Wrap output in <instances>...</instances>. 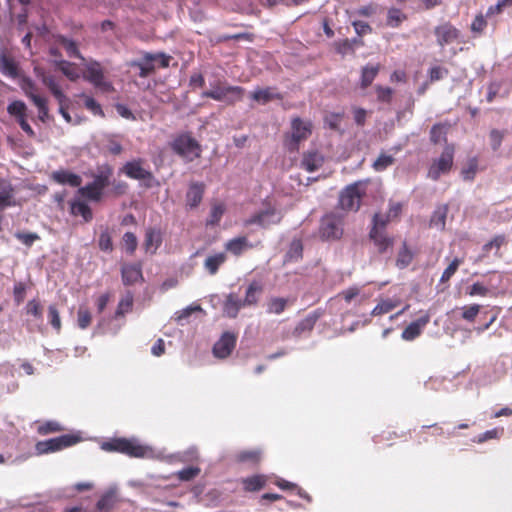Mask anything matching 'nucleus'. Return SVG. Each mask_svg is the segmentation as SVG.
<instances>
[{"instance_id": "obj_1", "label": "nucleus", "mask_w": 512, "mask_h": 512, "mask_svg": "<svg viewBox=\"0 0 512 512\" xmlns=\"http://www.w3.org/2000/svg\"><path fill=\"white\" fill-rule=\"evenodd\" d=\"M290 128V133L285 135L284 145L289 152H297L300 143L312 135L313 124L296 116L291 119Z\"/></svg>"}, {"instance_id": "obj_2", "label": "nucleus", "mask_w": 512, "mask_h": 512, "mask_svg": "<svg viewBox=\"0 0 512 512\" xmlns=\"http://www.w3.org/2000/svg\"><path fill=\"white\" fill-rule=\"evenodd\" d=\"M245 89L241 86H231L217 81L211 84V89L202 93V97L210 98L215 101L225 102L227 105H234L241 101Z\"/></svg>"}, {"instance_id": "obj_3", "label": "nucleus", "mask_w": 512, "mask_h": 512, "mask_svg": "<svg viewBox=\"0 0 512 512\" xmlns=\"http://www.w3.org/2000/svg\"><path fill=\"white\" fill-rule=\"evenodd\" d=\"M344 218L335 213L324 215L320 220L318 234L323 241L340 240L344 233Z\"/></svg>"}, {"instance_id": "obj_4", "label": "nucleus", "mask_w": 512, "mask_h": 512, "mask_svg": "<svg viewBox=\"0 0 512 512\" xmlns=\"http://www.w3.org/2000/svg\"><path fill=\"white\" fill-rule=\"evenodd\" d=\"M170 147L175 154L188 162L200 157L201 147L188 133L177 135L170 143Z\"/></svg>"}, {"instance_id": "obj_5", "label": "nucleus", "mask_w": 512, "mask_h": 512, "mask_svg": "<svg viewBox=\"0 0 512 512\" xmlns=\"http://www.w3.org/2000/svg\"><path fill=\"white\" fill-rule=\"evenodd\" d=\"M83 78L102 92L110 93L114 91L112 83L105 79L102 65L96 60L91 59L85 64Z\"/></svg>"}, {"instance_id": "obj_6", "label": "nucleus", "mask_w": 512, "mask_h": 512, "mask_svg": "<svg viewBox=\"0 0 512 512\" xmlns=\"http://www.w3.org/2000/svg\"><path fill=\"white\" fill-rule=\"evenodd\" d=\"M146 161L142 158H136L126 162L121 168V172L128 178L144 182L145 186L150 188L154 181V175L145 167Z\"/></svg>"}, {"instance_id": "obj_7", "label": "nucleus", "mask_w": 512, "mask_h": 512, "mask_svg": "<svg viewBox=\"0 0 512 512\" xmlns=\"http://www.w3.org/2000/svg\"><path fill=\"white\" fill-rule=\"evenodd\" d=\"M265 208L254 213L250 218L246 219V226L256 224L262 228H268L271 225H278L282 219V213L270 203H264Z\"/></svg>"}, {"instance_id": "obj_8", "label": "nucleus", "mask_w": 512, "mask_h": 512, "mask_svg": "<svg viewBox=\"0 0 512 512\" xmlns=\"http://www.w3.org/2000/svg\"><path fill=\"white\" fill-rule=\"evenodd\" d=\"M79 440L80 437L73 434L61 435L59 437L37 442L36 451L38 454L53 453L71 447L78 443Z\"/></svg>"}, {"instance_id": "obj_9", "label": "nucleus", "mask_w": 512, "mask_h": 512, "mask_svg": "<svg viewBox=\"0 0 512 512\" xmlns=\"http://www.w3.org/2000/svg\"><path fill=\"white\" fill-rule=\"evenodd\" d=\"M454 147L446 145L440 157L435 160L428 170V177L436 181L442 174L448 173L453 166Z\"/></svg>"}, {"instance_id": "obj_10", "label": "nucleus", "mask_w": 512, "mask_h": 512, "mask_svg": "<svg viewBox=\"0 0 512 512\" xmlns=\"http://www.w3.org/2000/svg\"><path fill=\"white\" fill-rule=\"evenodd\" d=\"M362 193L359 184L347 186L340 194L339 205L346 211H357L360 208Z\"/></svg>"}, {"instance_id": "obj_11", "label": "nucleus", "mask_w": 512, "mask_h": 512, "mask_svg": "<svg viewBox=\"0 0 512 512\" xmlns=\"http://www.w3.org/2000/svg\"><path fill=\"white\" fill-rule=\"evenodd\" d=\"M434 35L436 37L437 44L440 47H444L456 42L459 39L461 33L460 30L450 22H445L434 28Z\"/></svg>"}, {"instance_id": "obj_12", "label": "nucleus", "mask_w": 512, "mask_h": 512, "mask_svg": "<svg viewBox=\"0 0 512 512\" xmlns=\"http://www.w3.org/2000/svg\"><path fill=\"white\" fill-rule=\"evenodd\" d=\"M369 238L380 254L387 252L394 245V237L389 236L385 230H378L377 227H371Z\"/></svg>"}, {"instance_id": "obj_13", "label": "nucleus", "mask_w": 512, "mask_h": 512, "mask_svg": "<svg viewBox=\"0 0 512 512\" xmlns=\"http://www.w3.org/2000/svg\"><path fill=\"white\" fill-rule=\"evenodd\" d=\"M236 345V337L234 334L226 332L222 337L214 344L213 353L218 358L228 357Z\"/></svg>"}, {"instance_id": "obj_14", "label": "nucleus", "mask_w": 512, "mask_h": 512, "mask_svg": "<svg viewBox=\"0 0 512 512\" xmlns=\"http://www.w3.org/2000/svg\"><path fill=\"white\" fill-rule=\"evenodd\" d=\"M430 315L424 314L422 317L411 322L402 332L401 337L405 341H412L419 337L424 327L429 323Z\"/></svg>"}, {"instance_id": "obj_15", "label": "nucleus", "mask_w": 512, "mask_h": 512, "mask_svg": "<svg viewBox=\"0 0 512 512\" xmlns=\"http://www.w3.org/2000/svg\"><path fill=\"white\" fill-rule=\"evenodd\" d=\"M324 156L318 151H307L301 159V168L307 172H314L322 167Z\"/></svg>"}, {"instance_id": "obj_16", "label": "nucleus", "mask_w": 512, "mask_h": 512, "mask_svg": "<svg viewBox=\"0 0 512 512\" xmlns=\"http://www.w3.org/2000/svg\"><path fill=\"white\" fill-rule=\"evenodd\" d=\"M205 191V185L199 182H193L189 185L186 193V205L190 209H194L202 202Z\"/></svg>"}, {"instance_id": "obj_17", "label": "nucleus", "mask_w": 512, "mask_h": 512, "mask_svg": "<svg viewBox=\"0 0 512 512\" xmlns=\"http://www.w3.org/2000/svg\"><path fill=\"white\" fill-rule=\"evenodd\" d=\"M263 291L264 286L260 281H251L245 291V297L243 299L245 307L256 306Z\"/></svg>"}, {"instance_id": "obj_18", "label": "nucleus", "mask_w": 512, "mask_h": 512, "mask_svg": "<svg viewBox=\"0 0 512 512\" xmlns=\"http://www.w3.org/2000/svg\"><path fill=\"white\" fill-rule=\"evenodd\" d=\"M250 97L259 104H267L272 100H282L283 96L276 92L275 88L266 87V88H258L255 89Z\"/></svg>"}, {"instance_id": "obj_19", "label": "nucleus", "mask_w": 512, "mask_h": 512, "mask_svg": "<svg viewBox=\"0 0 512 512\" xmlns=\"http://www.w3.org/2000/svg\"><path fill=\"white\" fill-rule=\"evenodd\" d=\"M162 244V233L159 229L148 228L145 233L144 249L147 253L155 254Z\"/></svg>"}, {"instance_id": "obj_20", "label": "nucleus", "mask_w": 512, "mask_h": 512, "mask_svg": "<svg viewBox=\"0 0 512 512\" xmlns=\"http://www.w3.org/2000/svg\"><path fill=\"white\" fill-rule=\"evenodd\" d=\"M320 313L314 311L307 315L304 319H302L294 328L292 334L294 337H301L306 333H310L318 319L320 318Z\"/></svg>"}, {"instance_id": "obj_21", "label": "nucleus", "mask_w": 512, "mask_h": 512, "mask_svg": "<svg viewBox=\"0 0 512 512\" xmlns=\"http://www.w3.org/2000/svg\"><path fill=\"white\" fill-rule=\"evenodd\" d=\"M121 274L124 285H133L143 278L141 266L138 264H124Z\"/></svg>"}, {"instance_id": "obj_22", "label": "nucleus", "mask_w": 512, "mask_h": 512, "mask_svg": "<svg viewBox=\"0 0 512 512\" xmlns=\"http://www.w3.org/2000/svg\"><path fill=\"white\" fill-rule=\"evenodd\" d=\"M253 247L254 245L249 242L246 236L235 237L225 244L226 250L235 256H240L244 251Z\"/></svg>"}, {"instance_id": "obj_23", "label": "nucleus", "mask_w": 512, "mask_h": 512, "mask_svg": "<svg viewBox=\"0 0 512 512\" xmlns=\"http://www.w3.org/2000/svg\"><path fill=\"white\" fill-rule=\"evenodd\" d=\"M245 307L243 300L234 293H230L226 296L223 305V311L229 318H236L240 309Z\"/></svg>"}, {"instance_id": "obj_24", "label": "nucleus", "mask_w": 512, "mask_h": 512, "mask_svg": "<svg viewBox=\"0 0 512 512\" xmlns=\"http://www.w3.org/2000/svg\"><path fill=\"white\" fill-rule=\"evenodd\" d=\"M262 452L259 449L241 450L234 455V461L239 464L256 466L260 463Z\"/></svg>"}, {"instance_id": "obj_25", "label": "nucleus", "mask_w": 512, "mask_h": 512, "mask_svg": "<svg viewBox=\"0 0 512 512\" xmlns=\"http://www.w3.org/2000/svg\"><path fill=\"white\" fill-rule=\"evenodd\" d=\"M51 178L59 184H67L71 187H79L82 182V179L79 175L67 170L54 171L51 175Z\"/></svg>"}, {"instance_id": "obj_26", "label": "nucleus", "mask_w": 512, "mask_h": 512, "mask_svg": "<svg viewBox=\"0 0 512 512\" xmlns=\"http://www.w3.org/2000/svg\"><path fill=\"white\" fill-rule=\"evenodd\" d=\"M55 41L65 49L68 57L77 58L83 62L85 61V58L78 48V44L74 40L63 35H57L55 36Z\"/></svg>"}, {"instance_id": "obj_27", "label": "nucleus", "mask_w": 512, "mask_h": 512, "mask_svg": "<svg viewBox=\"0 0 512 512\" xmlns=\"http://www.w3.org/2000/svg\"><path fill=\"white\" fill-rule=\"evenodd\" d=\"M267 476L264 474H257L250 477L242 478L241 483L246 492H257L263 489L267 483Z\"/></svg>"}, {"instance_id": "obj_28", "label": "nucleus", "mask_w": 512, "mask_h": 512, "mask_svg": "<svg viewBox=\"0 0 512 512\" xmlns=\"http://www.w3.org/2000/svg\"><path fill=\"white\" fill-rule=\"evenodd\" d=\"M37 75L41 77L43 84L50 90L52 95L56 98V100H61L65 98V94L62 92L56 78L51 74H46L44 72H39L36 69Z\"/></svg>"}, {"instance_id": "obj_29", "label": "nucleus", "mask_w": 512, "mask_h": 512, "mask_svg": "<svg viewBox=\"0 0 512 512\" xmlns=\"http://www.w3.org/2000/svg\"><path fill=\"white\" fill-rule=\"evenodd\" d=\"M444 430L437 423L431 425H423L420 430L417 432V441L419 444L423 442H427L430 436L437 437L443 436Z\"/></svg>"}, {"instance_id": "obj_30", "label": "nucleus", "mask_w": 512, "mask_h": 512, "mask_svg": "<svg viewBox=\"0 0 512 512\" xmlns=\"http://www.w3.org/2000/svg\"><path fill=\"white\" fill-rule=\"evenodd\" d=\"M149 452L148 447L140 444L135 439H127L124 454L133 458H143Z\"/></svg>"}, {"instance_id": "obj_31", "label": "nucleus", "mask_w": 512, "mask_h": 512, "mask_svg": "<svg viewBox=\"0 0 512 512\" xmlns=\"http://www.w3.org/2000/svg\"><path fill=\"white\" fill-rule=\"evenodd\" d=\"M70 213L74 216H82L85 222H90L93 218L91 208L83 201H72L70 203Z\"/></svg>"}, {"instance_id": "obj_32", "label": "nucleus", "mask_w": 512, "mask_h": 512, "mask_svg": "<svg viewBox=\"0 0 512 512\" xmlns=\"http://www.w3.org/2000/svg\"><path fill=\"white\" fill-rule=\"evenodd\" d=\"M156 57L153 56V54L146 53L143 57V60L140 62L133 63V66H136L139 68V76L141 78H146L149 75H151L155 71V66L153 62H155Z\"/></svg>"}, {"instance_id": "obj_33", "label": "nucleus", "mask_w": 512, "mask_h": 512, "mask_svg": "<svg viewBox=\"0 0 512 512\" xmlns=\"http://www.w3.org/2000/svg\"><path fill=\"white\" fill-rule=\"evenodd\" d=\"M113 175V169L109 165H103L99 168L98 173L94 176L92 181L101 190H104L109 184Z\"/></svg>"}, {"instance_id": "obj_34", "label": "nucleus", "mask_w": 512, "mask_h": 512, "mask_svg": "<svg viewBox=\"0 0 512 512\" xmlns=\"http://www.w3.org/2000/svg\"><path fill=\"white\" fill-rule=\"evenodd\" d=\"M450 129V124L448 123H437L432 126L430 130V141L433 144H439L441 142L447 141V133Z\"/></svg>"}, {"instance_id": "obj_35", "label": "nucleus", "mask_w": 512, "mask_h": 512, "mask_svg": "<svg viewBox=\"0 0 512 512\" xmlns=\"http://www.w3.org/2000/svg\"><path fill=\"white\" fill-rule=\"evenodd\" d=\"M226 254L223 252L208 256L204 261V267L210 275H215L219 267L226 261Z\"/></svg>"}, {"instance_id": "obj_36", "label": "nucleus", "mask_w": 512, "mask_h": 512, "mask_svg": "<svg viewBox=\"0 0 512 512\" xmlns=\"http://www.w3.org/2000/svg\"><path fill=\"white\" fill-rule=\"evenodd\" d=\"M380 71V65H366L361 71V88L365 89L369 87Z\"/></svg>"}, {"instance_id": "obj_37", "label": "nucleus", "mask_w": 512, "mask_h": 512, "mask_svg": "<svg viewBox=\"0 0 512 512\" xmlns=\"http://www.w3.org/2000/svg\"><path fill=\"white\" fill-rule=\"evenodd\" d=\"M78 193L90 201L99 202L102 199L103 190L91 182L80 187Z\"/></svg>"}, {"instance_id": "obj_38", "label": "nucleus", "mask_w": 512, "mask_h": 512, "mask_svg": "<svg viewBox=\"0 0 512 512\" xmlns=\"http://www.w3.org/2000/svg\"><path fill=\"white\" fill-rule=\"evenodd\" d=\"M447 214H448V205L444 204V205L438 206L431 216L430 225L443 230L446 225Z\"/></svg>"}, {"instance_id": "obj_39", "label": "nucleus", "mask_w": 512, "mask_h": 512, "mask_svg": "<svg viewBox=\"0 0 512 512\" xmlns=\"http://www.w3.org/2000/svg\"><path fill=\"white\" fill-rule=\"evenodd\" d=\"M407 20V15L400 9L392 7L388 9L386 25L391 28H397L402 22Z\"/></svg>"}, {"instance_id": "obj_40", "label": "nucleus", "mask_w": 512, "mask_h": 512, "mask_svg": "<svg viewBox=\"0 0 512 512\" xmlns=\"http://www.w3.org/2000/svg\"><path fill=\"white\" fill-rule=\"evenodd\" d=\"M57 67L70 81H76L80 77L76 65L72 62L61 60L57 62Z\"/></svg>"}, {"instance_id": "obj_41", "label": "nucleus", "mask_w": 512, "mask_h": 512, "mask_svg": "<svg viewBox=\"0 0 512 512\" xmlns=\"http://www.w3.org/2000/svg\"><path fill=\"white\" fill-rule=\"evenodd\" d=\"M127 438H113L101 444V449L107 452H118L124 454Z\"/></svg>"}, {"instance_id": "obj_42", "label": "nucleus", "mask_w": 512, "mask_h": 512, "mask_svg": "<svg viewBox=\"0 0 512 512\" xmlns=\"http://www.w3.org/2000/svg\"><path fill=\"white\" fill-rule=\"evenodd\" d=\"M412 260H413V253L408 248L406 242H404L402 248L398 252L397 259H396V266L399 269H404L411 264Z\"/></svg>"}, {"instance_id": "obj_43", "label": "nucleus", "mask_w": 512, "mask_h": 512, "mask_svg": "<svg viewBox=\"0 0 512 512\" xmlns=\"http://www.w3.org/2000/svg\"><path fill=\"white\" fill-rule=\"evenodd\" d=\"M478 172V159L477 157L470 158L461 170V176L466 181L474 180Z\"/></svg>"}, {"instance_id": "obj_44", "label": "nucleus", "mask_w": 512, "mask_h": 512, "mask_svg": "<svg viewBox=\"0 0 512 512\" xmlns=\"http://www.w3.org/2000/svg\"><path fill=\"white\" fill-rule=\"evenodd\" d=\"M116 503V496L113 492H107L101 496L96 504L99 512H109Z\"/></svg>"}, {"instance_id": "obj_45", "label": "nucleus", "mask_w": 512, "mask_h": 512, "mask_svg": "<svg viewBox=\"0 0 512 512\" xmlns=\"http://www.w3.org/2000/svg\"><path fill=\"white\" fill-rule=\"evenodd\" d=\"M398 305L397 301L391 299L381 300L372 310L371 315L380 316L391 312Z\"/></svg>"}, {"instance_id": "obj_46", "label": "nucleus", "mask_w": 512, "mask_h": 512, "mask_svg": "<svg viewBox=\"0 0 512 512\" xmlns=\"http://www.w3.org/2000/svg\"><path fill=\"white\" fill-rule=\"evenodd\" d=\"M33 104L38 108V116L41 121H45L48 117V105H47V99L45 97H42L38 93L35 95H32L30 97Z\"/></svg>"}, {"instance_id": "obj_47", "label": "nucleus", "mask_w": 512, "mask_h": 512, "mask_svg": "<svg viewBox=\"0 0 512 512\" xmlns=\"http://www.w3.org/2000/svg\"><path fill=\"white\" fill-rule=\"evenodd\" d=\"M2 73L5 75L16 78L19 76V68L16 62L2 53Z\"/></svg>"}, {"instance_id": "obj_48", "label": "nucleus", "mask_w": 512, "mask_h": 512, "mask_svg": "<svg viewBox=\"0 0 512 512\" xmlns=\"http://www.w3.org/2000/svg\"><path fill=\"white\" fill-rule=\"evenodd\" d=\"M288 300L282 297H273L267 304V312L270 314H281L287 306Z\"/></svg>"}, {"instance_id": "obj_49", "label": "nucleus", "mask_w": 512, "mask_h": 512, "mask_svg": "<svg viewBox=\"0 0 512 512\" xmlns=\"http://www.w3.org/2000/svg\"><path fill=\"white\" fill-rule=\"evenodd\" d=\"M481 305L470 304L461 307V318L467 322H474L478 314L480 313Z\"/></svg>"}, {"instance_id": "obj_50", "label": "nucleus", "mask_w": 512, "mask_h": 512, "mask_svg": "<svg viewBox=\"0 0 512 512\" xmlns=\"http://www.w3.org/2000/svg\"><path fill=\"white\" fill-rule=\"evenodd\" d=\"M506 243L507 239L505 235H496L489 242L483 245L482 251L484 255H487L493 248H495L497 253Z\"/></svg>"}, {"instance_id": "obj_51", "label": "nucleus", "mask_w": 512, "mask_h": 512, "mask_svg": "<svg viewBox=\"0 0 512 512\" xmlns=\"http://www.w3.org/2000/svg\"><path fill=\"white\" fill-rule=\"evenodd\" d=\"M92 322L91 312L87 307L81 306L77 312V325L80 329H86Z\"/></svg>"}, {"instance_id": "obj_52", "label": "nucleus", "mask_w": 512, "mask_h": 512, "mask_svg": "<svg viewBox=\"0 0 512 512\" xmlns=\"http://www.w3.org/2000/svg\"><path fill=\"white\" fill-rule=\"evenodd\" d=\"M463 263V259L454 258L452 262L448 265V267L443 271L442 276L440 278L441 283H447L452 276L456 273L459 266Z\"/></svg>"}, {"instance_id": "obj_53", "label": "nucleus", "mask_w": 512, "mask_h": 512, "mask_svg": "<svg viewBox=\"0 0 512 512\" xmlns=\"http://www.w3.org/2000/svg\"><path fill=\"white\" fill-rule=\"evenodd\" d=\"M122 243H123V247H124L125 251L128 254H130V255L134 254V252L136 251L137 246H138V240L134 233L126 232L123 235Z\"/></svg>"}, {"instance_id": "obj_54", "label": "nucleus", "mask_w": 512, "mask_h": 512, "mask_svg": "<svg viewBox=\"0 0 512 512\" xmlns=\"http://www.w3.org/2000/svg\"><path fill=\"white\" fill-rule=\"evenodd\" d=\"M63 430V427L61 424L57 421H47L41 425L38 426L37 432L40 435H47L50 433H56Z\"/></svg>"}, {"instance_id": "obj_55", "label": "nucleus", "mask_w": 512, "mask_h": 512, "mask_svg": "<svg viewBox=\"0 0 512 512\" xmlns=\"http://www.w3.org/2000/svg\"><path fill=\"white\" fill-rule=\"evenodd\" d=\"M394 158L391 155L381 153L373 163V168L376 171H383L394 163Z\"/></svg>"}, {"instance_id": "obj_56", "label": "nucleus", "mask_w": 512, "mask_h": 512, "mask_svg": "<svg viewBox=\"0 0 512 512\" xmlns=\"http://www.w3.org/2000/svg\"><path fill=\"white\" fill-rule=\"evenodd\" d=\"M105 149L112 155H120L123 152L122 144L114 135L107 137Z\"/></svg>"}, {"instance_id": "obj_57", "label": "nucleus", "mask_w": 512, "mask_h": 512, "mask_svg": "<svg viewBox=\"0 0 512 512\" xmlns=\"http://www.w3.org/2000/svg\"><path fill=\"white\" fill-rule=\"evenodd\" d=\"M48 320L51 326L57 331L60 332L61 330V319L59 315V311L56 307V305L52 304L48 307Z\"/></svg>"}, {"instance_id": "obj_58", "label": "nucleus", "mask_w": 512, "mask_h": 512, "mask_svg": "<svg viewBox=\"0 0 512 512\" xmlns=\"http://www.w3.org/2000/svg\"><path fill=\"white\" fill-rule=\"evenodd\" d=\"M26 313L33 316L35 319H42V305L39 300L32 299L26 305Z\"/></svg>"}, {"instance_id": "obj_59", "label": "nucleus", "mask_w": 512, "mask_h": 512, "mask_svg": "<svg viewBox=\"0 0 512 512\" xmlns=\"http://www.w3.org/2000/svg\"><path fill=\"white\" fill-rule=\"evenodd\" d=\"M393 219L386 213H375L372 218V227H377L378 230H385L387 225L392 221Z\"/></svg>"}, {"instance_id": "obj_60", "label": "nucleus", "mask_w": 512, "mask_h": 512, "mask_svg": "<svg viewBox=\"0 0 512 512\" xmlns=\"http://www.w3.org/2000/svg\"><path fill=\"white\" fill-rule=\"evenodd\" d=\"M503 432H504L503 428H493L491 430H488V431L478 435L474 439V441L477 443H483L490 439H499L501 437V435L503 434Z\"/></svg>"}, {"instance_id": "obj_61", "label": "nucleus", "mask_w": 512, "mask_h": 512, "mask_svg": "<svg viewBox=\"0 0 512 512\" xmlns=\"http://www.w3.org/2000/svg\"><path fill=\"white\" fill-rule=\"evenodd\" d=\"M377 100L382 103H391L393 97V90L390 87H383L381 85H377L375 87Z\"/></svg>"}, {"instance_id": "obj_62", "label": "nucleus", "mask_w": 512, "mask_h": 512, "mask_svg": "<svg viewBox=\"0 0 512 512\" xmlns=\"http://www.w3.org/2000/svg\"><path fill=\"white\" fill-rule=\"evenodd\" d=\"M225 208L223 204H216L213 205L210 212V217L207 221L208 225H216L220 222L223 214H224Z\"/></svg>"}, {"instance_id": "obj_63", "label": "nucleus", "mask_w": 512, "mask_h": 512, "mask_svg": "<svg viewBox=\"0 0 512 512\" xmlns=\"http://www.w3.org/2000/svg\"><path fill=\"white\" fill-rule=\"evenodd\" d=\"M98 246L100 250L105 252H111L113 250L112 238L107 230L103 231L98 240Z\"/></svg>"}, {"instance_id": "obj_64", "label": "nucleus", "mask_w": 512, "mask_h": 512, "mask_svg": "<svg viewBox=\"0 0 512 512\" xmlns=\"http://www.w3.org/2000/svg\"><path fill=\"white\" fill-rule=\"evenodd\" d=\"M489 288L480 282L473 283L467 291L469 296H481L485 297L489 294Z\"/></svg>"}]
</instances>
